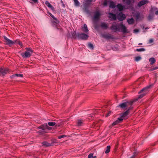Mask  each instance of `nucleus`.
I'll return each mask as SVG.
<instances>
[{"label": "nucleus", "mask_w": 158, "mask_h": 158, "mask_svg": "<svg viewBox=\"0 0 158 158\" xmlns=\"http://www.w3.org/2000/svg\"><path fill=\"white\" fill-rule=\"evenodd\" d=\"M72 37L73 38H77L78 39L86 40L88 38L89 36L84 33H78L77 35L74 32L71 33Z\"/></svg>", "instance_id": "nucleus-1"}, {"label": "nucleus", "mask_w": 158, "mask_h": 158, "mask_svg": "<svg viewBox=\"0 0 158 158\" xmlns=\"http://www.w3.org/2000/svg\"><path fill=\"white\" fill-rule=\"evenodd\" d=\"M152 86V85L148 86L143 88L141 90H140L139 92V93H143L139 95L138 98H137L138 99H140L142 98V97L145 95L148 92Z\"/></svg>", "instance_id": "nucleus-2"}, {"label": "nucleus", "mask_w": 158, "mask_h": 158, "mask_svg": "<svg viewBox=\"0 0 158 158\" xmlns=\"http://www.w3.org/2000/svg\"><path fill=\"white\" fill-rule=\"evenodd\" d=\"M25 49L26 51L24 53H21V55L23 58H29L32 55L33 51L30 48H26Z\"/></svg>", "instance_id": "nucleus-3"}, {"label": "nucleus", "mask_w": 158, "mask_h": 158, "mask_svg": "<svg viewBox=\"0 0 158 158\" xmlns=\"http://www.w3.org/2000/svg\"><path fill=\"white\" fill-rule=\"evenodd\" d=\"M138 100V99H137L134 101H131L130 102H124L119 104V106L122 108H124L127 106H128L129 105L131 106L133 102H136Z\"/></svg>", "instance_id": "nucleus-4"}, {"label": "nucleus", "mask_w": 158, "mask_h": 158, "mask_svg": "<svg viewBox=\"0 0 158 158\" xmlns=\"http://www.w3.org/2000/svg\"><path fill=\"white\" fill-rule=\"evenodd\" d=\"M11 71L9 69L6 68H0V75L5 76L8 73H10Z\"/></svg>", "instance_id": "nucleus-5"}, {"label": "nucleus", "mask_w": 158, "mask_h": 158, "mask_svg": "<svg viewBox=\"0 0 158 158\" xmlns=\"http://www.w3.org/2000/svg\"><path fill=\"white\" fill-rule=\"evenodd\" d=\"M110 29L113 31L116 32L120 31L119 25L113 24L110 27Z\"/></svg>", "instance_id": "nucleus-6"}, {"label": "nucleus", "mask_w": 158, "mask_h": 158, "mask_svg": "<svg viewBox=\"0 0 158 158\" xmlns=\"http://www.w3.org/2000/svg\"><path fill=\"white\" fill-rule=\"evenodd\" d=\"M53 19L54 20L53 23L54 24H55V25H56V28L57 29H60V32H62L63 31V29L60 28V27L58 25L59 21L55 17Z\"/></svg>", "instance_id": "nucleus-7"}, {"label": "nucleus", "mask_w": 158, "mask_h": 158, "mask_svg": "<svg viewBox=\"0 0 158 158\" xmlns=\"http://www.w3.org/2000/svg\"><path fill=\"white\" fill-rule=\"evenodd\" d=\"M3 37L4 40V41L6 43V44L7 45H10V44H13L15 43L14 42L7 38L5 36H4Z\"/></svg>", "instance_id": "nucleus-8"}, {"label": "nucleus", "mask_w": 158, "mask_h": 158, "mask_svg": "<svg viewBox=\"0 0 158 158\" xmlns=\"http://www.w3.org/2000/svg\"><path fill=\"white\" fill-rule=\"evenodd\" d=\"M102 36L105 39H114V37L113 35L110 34H103Z\"/></svg>", "instance_id": "nucleus-9"}, {"label": "nucleus", "mask_w": 158, "mask_h": 158, "mask_svg": "<svg viewBox=\"0 0 158 158\" xmlns=\"http://www.w3.org/2000/svg\"><path fill=\"white\" fill-rule=\"evenodd\" d=\"M125 18V15L122 12L120 13L117 15V19L120 21H123Z\"/></svg>", "instance_id": "nucleus-10"}, {"label": "nucleus", "mask_w": 158, "mask_h": 158, "mask_svg": "<svg viewBox=\"0 0 158 158\" xmlns=\"http://www.w3.org/2000/svg\"><path fill=\"white\" fill-rule=\"evenodd\" d=\"M119 28L121 30V31L124 33H127V29L126 27L123 24L119 25Z\"/></svg>", "instance_id": "nucleus-11"}, {"label": "nucleus", "mask_w": 158, "mask_h": 158, "mask_svg": "<svg viewBox=\"0 0 158 158\" xmlns=\"http://www.w3.org/2000/svg\"><path fill=\"white\" fill-rule=\"evenodd\" d=\"M101 14L99 11H97L95 12L93 19L94 21L98 20Z\"/></svg>", "instance_id": "nucleus-12"}, {"label": "nucleus", "mask_w": 158, "mask_h": 158, "mask_svg": "<svg viewBox=\"0 0 158 158\" xmlns=\"http://www.w3.org/2000/svg\"><path fill=\"white\" fill-rule=\"evenodd\" d=\"M131 109V107H130L127 110L123 113H121L120 115L121 117L123 118L127 116L129 113V110Z\"/></svg>", "instance_id": "nucleus-13"}, {"label": "nucleus", "mask_w": 158, "mask_h": 158, "mask_svg": "<svg viewBox=\"0 0 158 158\" xmlns=\"http://www.w3.org/2000/svg\"><path fill=\"white\" fill-rule=\"evenodd\" d=\"M42 145L44 147H48L53 146L52 143H49L47 141H44L42 142Z\"/></svg>", "instance_id": "nucleus-14"}, {"label": "nucleus", "mask_w": 158, "mask_h": 158, "mask_svg": "<svg viewBox=\"0 0 158 158\" xmlns=\"http://www.w3.org/2000/svg\"><path fill=\"white\" fill-rule=\"evenodd\" d=\"M148 1L147 0H142L140 1L138 4L137 6L139 7H140L148 3Z\"/></svg>", "instance_id": "nucleus-15"}, {"label": "nucleus", "mask_w": 158, "mask_h": 158, "mask_svg": "<svg viewBox=\"0 0 158 158\" xmlns=\"http://www.w3.org/2000/svg\"><path fill=\"white\" fill-rule=\"evenodd\" d=\"M100 27L104 29H106L108 28V25L105 23H102L100 25Z\"/></svg>", "instance_id": "nucleus-16"}, {"label": "nucleus", "mask_w": 158, "mask_h": 158, "mask_svg": "<svg viewBox=\"0 0 158 158\" xmlns=\"http://www.w3.org/2000/svg\"><path fill=\"white\" fill-rule=\"evenodd\" d=\"M109 17L111 18L112 20H115L116 19V16L115 14L111 13H109Z\"/></svg>", "instance_id": "nucleus-17"}, {"label": "nucleus", "mask_w": 158, "mask_h": 158, "mask_svg": "<svg viewBox=\"0 0 158 158\" xmlns=\"http://www.w3.org/2000/svg\"><path fill=\"white\" fill-rule=\"evenodd\" d=\"M48 127V125L47 123H45L44 124L39 126L38 128L39 129H42L43 130H45L47 128V127Z\"/></svg>", "instance_id": "nucleus-18"}, {"label": "nucleus", "mask_w": 158, "mask_h": 158, "mask_svg": "<svg viewBox=\"0 0 158 158\" xmlns=\"http://www.w3.org/2000/svg\"><path fill=\"white\" fill-rule=\"evenodd\" d=\"M82 30L85 32H87L89 31L87 26L86 24H84V27H82Z\"/></svg>", "instance_id": "nucleus-19"}, {"label": "nucleus", "mask_w": 158, "mask_h": 158, "mask_svg": "<svg viewBox=\"0 0 158 158\" xmlns=\"http://www.w3.org/2000/svg\"><path fill=\"white\" fill-rule=\"evenodd\" d=\"M149 60L150 62V64L151 65H152L156 62V60L153 57H152L150 58L149 59Z\"/></svg>", "instance_id": "nucleus-20"}, {"label": "nucleus", "mask_w": 158, "mask_h": 158, "mask_svg": "<svg viewBox=\"0 0 158 158\" xmlns=\"http://www.w3.org/2000/svg\"><path fill=\"white\" fill-rule=\"evenodd\" d=\"M117 7L120 11L122 10L124 8L123 6L120 4H118L117 6Z\"/></svg>", "instance_id": "nucleus-21"}, {"label": "nucleus", "mask_w": 158, "mask_h": 158, "mask_svg": "<svg viewBox=\"0 0 158 158\" xmlns=\"http://www.w3.org/2000/svg\"><path fill=\"white\" fill-rule=\"evenodd\" d=\"M123 2H124L126 4L128 5H130L131 2L133 0H123Z\"/></svg>", "instance_id": "nucleus-22"}, {"label": "nucleus", "mask_w": 158, "mask_h": 158, "mask_svg": "<svg viewBox=\"0 0 158 158\" xmlns=\"http://www.w3.org/2000/svg\"><path fill=\"white\" fill-rule=\"evenodd\" d=\"M23 77V75L22 74H15L14 75H13L12 76V78L13 77Z\"/></svg>", "instance_id": "nucleus-23"}, {"label": "nucleus", "mask_w": 158, "mask_h": 158, "mask_svg": "<svg viewBox=\"0 0 158 158\" xmlns=\"http://www.w3.org/2000/svg\"><path fill=\"white\" fill-rule=\"evenodd\" d=\"M118 123H119V121H118V120H117L115 121L114 122H113L112 123L111 125L109 127L110 128H111L112 127V126H114V125L117 124H118Z\"/></svg>", "instance_id": "nucleus-24"}, {"label": "nucleus", "mask_w": 158, "mask_h": 158, "mask_svg": "<svg viewBox=\"0 0 158 158\" xmlns=\"http://www.w3.org/2000/svg\"><path fill=\"white\" fill-rule=\"evenodd\" d=\"M127 22L129 24H132L134 22V20L133 18H132L131 19H128Z\"/></svg>", "instance_id": "nucleus-25"}, {"label": "nucleus", "mask_w": 158, "mask_h": 158, "mask_svg": "<svg viewBox=\"0 0 158 158\" xmlns=\"http://www.w3.org/2000/svg\"><path fill=\"white\" fill-rule=\"evenodd\" d=\"M110 146H108L106 148V150L105 151V153H107L110 152Z\"/></svg>", "instance_id": "nucleus-26"}, {"label": "nucleus", "mask_w": 158, "mask_h": 158, "mask_svg": "<svg viewBox=\"0 0 158 158\" xmlns=\"http://www.w3.org/2000/svg\"><path fill=\"white\" fill-rule=\"evenodd\" d=\"M115 4L114 2H111L110 3V7L111 8H113L115 7Z\"/></svg>", "instance_id": "nucleus-27"}, {"label": "nucleus", "mask_w": 158, "mask_h": 158, "mask_svg": "<svg viewBox=\"0 0 158 158\" xmlns=\"http://www.w3.org/2000/svg\"><path fill=\"white\" fill-rule=\"evenodd\" d=\"M101 122H102V121L101 120H99L98 121V123H96L95 124V123H94V124L93 126V127H94L95 126V125H96V126H97V127L99 126V124H101V123H102Z\"/></svg>", "instance_id": "nucleus-28"}, {"label": "nucleus", "mask_w": 158, "mask_h": 158, "mask_svg": "<svg viewBox=\"0 0 158 158\" xmlns=\"http://www.w3.org/2000/svg\"><path fill=\"white\" fill-rule=\"evenodd\" d=\"M77 123V125L79 126H80L82 124L83 121L81 120H78Z\"/></svg>", "instance_id": "nucleus-29"}, {"label": "nucleus", "mask_w": 158, "mask_h": 158, "mask_svg": "<svg viewBox=\"0 0 158 158\" xmlns=\"http://www.w3.org/2000/svg\"><path fill=\"white\" fill-rule=\"evenodd\" d=\"M48 124L49 126H53L55 125L56 123L53 122H49L48 123Z\"/></svg>", "instance_id": "nucleus-30"}, {"label": "nucleus", "mask_w": 158, "mask_h": 158, "mask_svg": "<svg viewBox=\"0 0 158 158\" xmlns=\"http://www.w3.org/2000/svg\"><path fill=\"white\" fill-rule=\"evenodd\" d=\"M96 156H93V154H90L88 156V158H96Z\"/></svg>", "instance_id": "nucleus-31"}, {"label": "nucleus", "mask_w": 158, "mask_h": 158, "mask_svg": "<svg viewBox=\"0 0 158 158\" xmlns=\"http://www.w3.org/2000/svg\"><path fill=\"white\" fill-rule=\"evenodd\" d=\"M153 15H149L148 17V20H152L153 19Z\"/></svg>", "instance_id": "nucleus-32"}, {"label": "nucleus", "mask_w": 158, "mask_h": 158, "mask_svg": "<svg viewBox=\"0 0 158 158\" xmlns=\"http://www.w3.org/2000/svg\"><path fill=\"white\" fill-rule=\"evenodd\" d=\"M136 50L137 52H142L145 51V49L144 48H141L139 49H137Z\"/></svg>", "instance_id": "nucleus-33"}, {"label": "nucleus", "mask_w": 158, "mask_h": 158, "mask_svg": "<svg viewBox=\"0 0 158 158\" xmlns=\"http://www.w3.org/2000/svg\"><path fill=\"white\" fill-rule=\"evenodd\" d=\"M45 3L46 5L49 8L52 6V5L48 1H46Z\"/></svg>", "instance_id": "nucleus-34"}, {"label": "nucleus", "mask_w": 158, "mask_h": 158, "mask_svg": "<svg viewBox=\"0 0 158 158\" xmlns=\"http://www.w3.org/2000/svg\"><path fill=\"white\" fill-rule=\"evenodd\" d=\"M66 135H62L60 136H58V139H60L62 138L66 137Z\"/></svg>", "instance_id": "nucleus-35"}, {"label": "nucleus", "mask_w": 158, "mask_h": 158, "mask_svg": "<svg viewBox=\"0 0 158 158\" xmlns=\"http://www.w3.org/2000/svg\"><path fill=\"white\" fill-rule=\"evenodd\" d=\"M74 2L76 6H78L79 5V3L77 0H74Z\"/></svg>", "instance_id": "nucleus-36"}, {"label": "nucleus", "mask_w": 158, "mask_h": 158, "mask_svg": "<svg viewBox=\"0 0 158 158\" xmlns=\"http://www.w3.org/2000/svg\"><path fill=\"white\" fill-rule=\"evenodd\" d=\"M88 46L89 48H90L91 49H93V46L91 43H89L88 44Z\"/></svg>", "instance_id": "nucleus-37"}, {"label": "nucleus", "mask_w": 158, "mask_h": 158, "mask_svg": "<svg viewBox=\"0 0 158 158\" xmlns=\"http://www.w3.org/2000/svg\"><path fill=\"white\" fill-rule=\"evenodd\" d=\"M158 69V67H154L153 68H151L150 69V71H153L156 69Z\"/></svg>", "instance_id": "nucleus-38"}, {"label": "nucleus", "mask_w": 158, "mask_h": 158, "mask_svg": "<svg viewBox=\"0 0 158 158\" xmlns=\"http://www.w3.org/2000/svg\"><path fill=\"white\" fill-rule=\"evenodd\" d=\"M141 59V57L140 56H137L135 58V60L136 61H138L139 60Z\"/></svg>", "instance_id": "nucleus-39"}, {"label": "nucleus", "mask_w": 158, "mask_h": 158, "mask_svg": "<svg viewBox=\"0 0 158 158\" xmlns=\"http://www.w3.org/2000/svg\"><path fill=\"white\" fill-rule=\"evenodd\" d=\"M49 8L53 11L55 12L56 10H55V8L52 5Z\"/></svg>", "instance_id": "nucleus-40"}, {"label": "nucleus", "mask_w": 158, "mask_h": 158, "mask_svg": "<svg viewBox=\"0 0 158 158\" xmlns=\"http://www.w3.org/2000/svg\"><path fill=\"white\" fill-rule=\"evenodd\" d=\"M137 155L136 152H134V155L131 158H135V157Z\"/></svg>", "instance_id": "nucleus-41"}, {"label": "nucleus", "mask_w": 158, "mask_h": 158, "mask_svg": "<svg viewBox=\"0 0 158 158\" xmlns=\"http://www.w3.org/2000/svg\"><path fill=\"white\" fill-rule=\"evenodd\" d=\"M50 15V16L53 19L55 17L54 16L52 15L51 13H48Z\"/></svg>", "instance_id": "nucleus-42"}, {"label": "nucleus", "mask_w": 158, "mask_h": 158, "mask_svg": "<svg viewBox=\"0 0 158 158\" xmlns=\"http://www.w3.org/2000/svg\"><path fill=\"white\" fill-rule=\"evenodd\" d=\"M56 140V139H54L52 141V142L51 143H52L53 145H54V143H57V142L55 141Z\"/></svg>", "instance_id": "nucleus-43"}, {"label": "nucleus", "mask_w": 158, "mask_h": 158, "mask_svg": "<svg viewBox=\"0 0 158 158\" xmlns=\"http://www.w3.org/2000/svg\"><path fill=\"white\" fill-rule=\"evenodd\" d=\"M117 120H118L119 123L120 122H121L123 121V119L121 118H118Z\"/></svg>", "instance_id": "nucleus-44"}, {"label": "nucleus", "mask_w": 158, "mask_h": 158, "mask_svg": "<svg viewBox=\"0 0 158 158\" xmlns=\"http://www.w3.org/2000/svg\"><path fill=\"white\" fill-rule=\"evenodd\" d=\"M111 113V111H109V112L108 113V114H106V115H105L106 117H108L109 115V114H110Z\"/></svg>", "instance_id": "nucleus-45"}, {"label": "nucleus", "mask_w": 158, "mask_h": 158, "mask_svg": "<svg viewBox=\"0 0 158 158\" xmlns=\"http://www.w3.org/2000/svg\"><path fill=\"white\" fill-rule=\"evenodd\" d=\"M153 40L152 39H150L149 41V43H152L153 42Z\"/></svg>", "instance_id": "nucleus-46"}, {"label": "nucleus", "mask_w": 158, "mask_h": 158, "mask_svg": "<svg viewBox=\"0 0 158 158\" xmlns=\"http://www.w3.org/2000/svg\"><path fill=\"white\" fill-rule=\"evenodd\" d=\"M134 32L136 33V32H139V30H138L137 29H135L134 30Z\"/></svg>", "instance_id": "nucleus-47"}, {"label": "nucleus", "mask_w": 158, "mask_h": 158, "mask_svg": "<svg viewBox=\"0 0 158 158\" xmlns=\"http://www.w3.org/2000/svg\"><path fill=\"white\" fill-rule=\"evenodd\" d=\"M34 3H36L38 2V0H31Z\"/></svg>", "instance_id": "nucleus-48"}, {"label": "nucleus", "mask_w": 158, "mask_h": 158, "mask_svg": "<svg viewBox=\"0 0 158 158\" xmlns=\"http://www.w3.org/2000/svg\"><path fill=\"white\" fill-rule=\"evenodd\" d=\"M19 45H20L21 46H23V44L21 42H19L18 43Z\"/></svg>", "instance_id": "nucleus-49"}, {"label": "nucleus", "mask_w": 158, "mask_h": 158, "mask_svg": "<svg viewBox=\"0 0 158 158\" xmlns=\"http://www.w3.org/2000/svg\"><path fill=\"white\" fill-rule=\"evenodd\" d=\"M46 129H48V130H50L51 129V127H48H48H47Z\"/></svg>", "instance_id": "nucleus-50"}, {"label": "nucleus", "mask_w": 158, "mask_h": 158, "mask_svg": "<svg viewBox=\"0 0 158 158\" xmlns=\"http://www.w3.org/2000/svg\"><path fill=\"white\" fill-rule=\"evenodd\" d=\"M92 0H86V2L88 3L90 2H92Z\"/></svg>", "instance_id": "nucleus-51"}, {"label": "nucleus", "mask_w": 158, "mask_h": 158, "mask_svg": "<svg viewBox=\"0 0 158 158\" xmlns=\"http://www.w3.org/2000/svg\"><path fill=\"white\" fill-rule=\"evenodd\" d=\"M155 14L156 15H158V10H157L156 11Z\"/></svg>", "instance_id": "nucleus-52"}, {"label": "nucleus", "mask_w": 158, "mask_h": 158, "mask_svg": "<svg viewBox=\"0 0 158 158\" xmlns=\"http://www.w3.org/2000/svg\"><path fill=\"white\" fill-rule=\"evenodd\" d=\"M142 43H140L138 45H142Z\"/></svg>", "instance_id": "nucleus-53"}, {"label": "nucleus", "mask_w": 158, "mask_h": 158, "mask_svg": "<svg viewBox=\"0 0 158 158\" xmlns=\"http://www.w3.org/2000/svg\"><path fill=\"white\" fill-rule=\"evenodd\" d=\"M106 2L104 3V5H106Z\"/></svg>", "instance_id": "nucleus-54"}, {"label": "nucleus", "mask_w": 158, "mask_h": 158, "mask_svg": "<svg viewBox=\"0 0 158 158\" xmlns=\"http://www.w3.org/2000/svg\"><path fill=\"white\" fill-rule=\"evenodd\" d=\"M91 117H92V116H93L92 115H91Z\"/></svg>", "instance_id": "nucleus-55"}]
</instances>
